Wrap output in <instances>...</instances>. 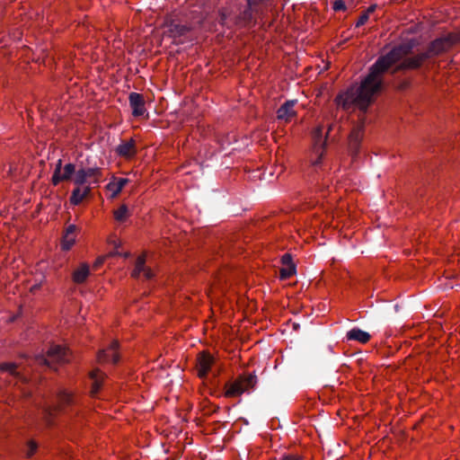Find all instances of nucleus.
<instances>
[{
  "instance_id": "f257e3e1",
  "label": "nucleus",
  "mask_w": 460,
  "mask_h": 460,
  "mask_svg": "<svg viewBox=\"0 0 460 460\" xmlns=\"http://www.w3.org/2000/svg\"><path fill=\"white\" fill-rule=\"evenodd\" d=\"M413 45L411 42L404 43L378 58L372 66L368 75L359 85L351 86L347 92L339 96V104L345 109L353 106L365 111L381 92L384 73L408 55Z\"/></svg>"
},
{
  "instance_id": "f03ea898",
  "label": "nucleus",
  "mask_w": 460,
  "mask_h": 460,
  "mask_svg": "<svg viewBox=\"0 0 460 460\" xmlns=\"http://www.w3.org/2000/svg\"><path fill=\"white\" fill-rule=\"evenodd\" d=\"M258 382L257 376L254 374H244L239 376L234 381L227 382L225 385L226 397L241 396L245 392L253 389Z\"/></svg>"
},
{
  "instance_id": "7ed1b4c3",
  "label": "nucleus",
  "mask_w": 460,
  "mask_h": 460,
  "mask_svg": "<svg viewBox=\"0 0 460 460\" xmlns=\"http://www.w3.org/2000/svg\"><path fill=\"white\" fill-rule=\"evenodd\" d=\"M70 359L69 351L60 345H53L51 346L47 355H37L35 357V361L39 365L46 366L52 369L56 368V364H65L67 363Z\"/></svg>"
},
{
  "instance_id": "20e7f679",
  "label": "nucleus",
  "mask_w": 460,
  "mask_h": 460,
  "mask_svg": "<svg viewBox=\"0 0 460 460\" xmlns=\"http://www.w3.org/2000/svg\"><path fill=\"white\" fill-rule=\"evenodd\" d=\"M58 404L56 405V406H45L43 408V414H44V418L46 420V422L49 424V425H51L52 424V416H53V413L57 411H59L61 410L62 408L66 407V406H69V405H72L74 403H75V399L74 397V395L62 389L58 392Z\"/></svg>"
},
{
  "instance_id": "39448f33",
  "label": "nucleus",
  "mask_w": 460,
  "mask_h": 460,
  "mask_svg": "<svg viewBox=\"0 0 460 460\" xmlns=\"http://www.w3.org/2000/svg\"><path fill=\"white\" fill-rule=\"evenodd\" d=\"M460 42V34L459 33H452L447 35L445 38H440L434 40L427 53L429 56L438 55L446 50H447L453 45Z\"/></svg>"
},
{
  "instance_id": "423d86ee",
  "label": "nucleus",
  "mask_w": 460,
  "mask_h": 460,
  "mask_svg": "<svg viewBox=\"0 0 460 460\" xmlns=\"http://www.w3.org/2000/svg\"><path fill=\"white\" fill-rule=\"evenodd\" d=\"M214 358L207 352H201L198 358H197V370H198V376L200 378H205L212 365L214 364Z\"/></svg>"
},
{
  "instance_id": "0eeeda50",
  "label": "nucleus",
  "mask_w": 460,
  "mask_h": 460,
  "mask_svg": "<svg viewBox=\"0 0 460 460\" xmlns=\"http://www.w3.org/2000/svg\"><path fill=\"white\" fill-rule=\"evenodd\" d=\"M261 10L247 4L245 8L234 18V24L240 27L248 26L253 21V14Z\"/></svg>"
},
{
  "instance_id": "6e6552de",
  "label": "nucleus",
  "mask_w": 460,
  "mask_h": 460,
  "mask_svg": "<svg viewBox=\"0 0 460 460\" xmlns=\"http://www.w3.org/2000/svg\"><path fill=\"white\" fill-rule=\"evenodd\" d=\"M141 273H143L146 279H151L155 276L154 271L149 267L146 266L145 255L137 258L131 276L135 279H138Z\"/></svg>"
},
{
  "instance_id": "1a4fd4ad",
  "label": "nucleus",
  "mask_w": 460,
  "mask_h": 460,
  "mask_svg": "<svg viewBox=\"0 0 460 460\" xmlns=\"http://www.w3.org/2000/svg\"><path fill=\"white\" fill-rule=\"evenodd\" d=\"M165 26L167 28L166 35L173 39L185 36L190 31V26L175 22L173 20L166 22Z\"/></svg>"
},
{
  "instance_id": "9d476101",
  "label": "nucleus",
  "mask_w": 460,
  "mask_h": 460,
  "mask_svg": "<svg viewBox=\"0 0 460 460\" xmlns=\"http://www.w3.org/2000/svg\"><path fill=\"white\" fill-rule=\"evenodd\" d=\"M129 105L134 117H140L146 112L145 100L142 94L130 93L128 96Z\"/></svg>"
},
{
  "instance_id": "9b49d317",
  "label": "nucleus",
  "mask_w": 460,
  "mask_h": 460,
  "mask_svg": "<svg viewBox=\"0 0 460 460\" xmlns=\"http://www.w3.org/2000/svg\"><path fill=\"white\" fill-rule=\"evenodd\" d=\"M118 348H119L118 341H112L107 349H103L99 352V354H98L99 360L104 361V362H111L112 364H117L119 359V354L117 353Z\"/></svg>"
},
{
  "instance_id": "f8f14e48",
  "label": "nucleus",
  "mask_w": 460,
  "mask_h": 460,
  "mask_svg": "<svg viewBox=\"0 0 460 460\" xmlns=\"http://www.w3.org/2000/svg\"><path fill=\"white\" fill-rule=\"evenodd\" d=\"M296 103V100H289L285 102L277 111L278 119L288 122L296 115L294 106Z\"/></svg>"
},
{
  "instance_id": "ddd939ff",
  "label": "nucleus",
  "mask_w": 460,
  "mask_h": 460,
  "mask_svg": "<svg viewBox=\"0 0 460 460\" xmlns=\"http://www.w3.org/2000/svg\"><path fill=\"white\" fill-rule=\"evenodd\" d=\"M118 155L129 158L136 155L137 148L134 139H129L128 141H121V143L115 149Z\"/></svg>"
},
{
  "instance_id": "4468645a",
  "label": "nucleus",
  "mask_w": 460,
  "mask_h": 460,
  "mask_svg": "<svg viewBox=\"0 0 460 460\" xmlns=\"http://www.w3.org/2000/svg\"><path fill=\"white\" fill-rule=\"evenodd\" d=\"M427 58H429V55L427 53H423L413 58H405L402 63L397 66L396 70L401 68H417Z\"/></svg>"
},
{
  "instance_id": "2eb2a0df",
  "label": "nucleus",
  "mask_w": 460,
  "mask_h": 460,
  "mask_svg": "<svg viewBox=\"0 0 460 460\" xmlns=\"http://www.w3.org/2000/svg\"><path fill=\"white\" fill-rule=\"evenodd\" d=\"M128 182V179H127V178L113 177L112 181H111L107 184V189L112 192L111 197L112 198L117 197Z\"/></svg>"
},
{
  "instance_id": "dca6fc26",
  "label": "nucleus",
  "mask_w": 460,
  "mask_h": 460,
  "mask_svg": "<svg viewBox=\"0 0 460 460\" xmlns=\"http://www.w3.org/2000/svg\"><path fill=\"white\" fill-rule=\"evenodd\" d=\"M0 370L8 373L15 379L26 382V378L18 371V365L13 362H4L0 365Z\"/></svg>"
},
{
  "instance_id": "f3484780",
  "label": "nucleus",
  "mask_w": 460,
  "mask_h": 460,
  "mask_svg": "<svg viewBox=\"0 0 460 460\" xmlns=\"http://www.w3.org/2000/svg\"><path fill=\"white\" fill-rule=\"evenodd\" d=\"M76 230V227L75 225H70L67 226V228L66 229V232L63 235V240H62V249L65 250V251H68L71 249V247L73 246V244L75 243V232Z\"/></svg>"
},
{
  "instance_id": "a211bd4d",
  "label": "nucleus",
  "mask_w": 460,
  "mask_h": 460,
  "mask_svg": "<svg viewBox=\"0 0 460 460\" xmlns=\"http://www.w3.org/2000/svg\"><path fill=\"white\" fill-rule=\"evenodd\" d=\"M349 341H357L367 343L370 340V334L358 328L351 329L346 334Z\"/></svg>"
},
{
  "instance_id": "6ab92c4d",
  "label": "nucleus",
  "mask_w": 460,
  "mask_h": 460,
  "mask_svg": "<svg viewBox=\"0 0 460 460\" xmlns=\"http://www.w3.org/2000/svg\"><path fill=\"white\" fill-rule=\"evenodd\" d=\"M90 274V269L88 264L82 263L78 269L73 273V280L76 284H82L85 281Z\"/></svg>"
},
{
  "instance_id": "aec40b11",
  "label": "nucleus",
  "mask_w": 460,
  "mask_h": 460,
  "mask_svg": "<svg viewBox=\"0 0 460 460\" xmlns=\"http://www.w3.org/2000/svg\"><path fill=\"white\" fill-rule=\"evenodd\" d=\"M73 181H74V183L76 186H83V185H84L87 182L89 184H91V183H97L98 180L95 179L93 181H88V179L86 177V172L84 171V167H80L79 169L75 170V177L73 179Z\"/></svg>"
},
{
  "instance_id": "412c9836",
  "label": "nucleus",
  "mask_w": 460,
  "mask_h": 460,
  "mask_svg": "<svg viewBox=\"0 0 460 460\" xmlns=\"http://www.w3.org/2000/svg\"><path fill=\"white\" fill-rule=\"evenodd\" d=\"M75 170H76V166L74 164H72V163L66 164L63 167V171L60 173V175L58 176V183L60 181H71L73 175H75Z\"/></svg>"
},
{
  "instance_id": "4be33fe9",
  "label": "nucleus",
  "mask_w": 460,
  "mask_h": 460,
  "mask_svg": "<svg viewBox=\"0 0 460 460\" xmlns=\"http://www.w3.org/2000/svg\"><path fill=\"white\" fill-rule=\"evenodd\" d=\"M90 376L93 379L91 394L93 395H95L102 386V374L100 371L96 370L92 372Z\"/></svg>"
},
{
  "instance_id": "5701e85b",
  "label": "nucleus",
  "mask_w": 460,
  "mask_h": 460,
  "mask_svg": "<svg viewBox=\"0 0 460 460\" xmlns=\"http://www.w3.org/2000/svg\"><path fill=\"white\" fill-rule=\"evenodd\" d=\"M362 138V131L361 128L355 129L349 136V146L353 150H357L359 142Z\"/></svg>"
},
{
  "instance_id": "b1692460",
  "label": "nucleus",
  "mask_w": 460,
  "mask_h": 460,
  "mask_svg": "<svg viewBox=\"0 0 460 460\" xmlns=\"http://www.w3.org/2000/svg\"><path fill=\"white\" fill-rule=\"evenodd\" d=\"M84 200V197L82 195V189L80 186L75 188L70 196V203L77 206Z\"/></svg>"
},
{
  "instance_id": "393cba45",
  "label": "nucleus",
  "mask_w": 460,
  "mask_h": 460,
  "mask_svg": "<svg viewBox=\"0 0 460 460\" xmlns=\"http://www.w3.org/2000/svg\"><path fill=\"white\" fill-rule=\"evenodd\" d=\"M128 216V208L126 205H121L114 211V217L119 222H123Z\"/></svg>"
},
{
  "instance_id": "a878e982",
  "label": "nucleus",
  "mask_w": 460,
  "mask_h": 460,
  "mask_svg": "<svg viewBox=\"0 0 460 460\" xmlns=\"http://www.w3.org/2000/svg\"><path fill=\"white\" fill-rule=\"evenodd\" d=\"M296 273V265L283 266L279 270L281 279H287Z\"/></svg>"
},
{
  "instance_id": "bb28decb",
  "label": "nucleus",
  "mask_w": 460,
  "mask_h": 460,
  "mask_svg": "<svg viewBox=\"0 0 460 460\" xmlns=\"http://www.w3.org/2000/svg\"><path fill=\"white\" fill-rule=\"evenodd\" d=\"M62 171H63L62 160L59 159V160H58V162L56 164V167H55L53 175L51 177V182L53 185L57 186L58 184V176L60 175Z\"/></svg>"
},
{
  "instance_id": "cd10ccee",
  "label": "nucleus",
  "mask_w": 460,
  "mask_h": 460,
  "mask_svg": "<svg viewBox=\"0 0 460 460\" xmlns=\"http://www.w3.org/2000/svg\"><path fill=\"white\" fill-rule=\"evenodd\" d=\"M87 179L97 178L101 175V169L98 167L84 168Z\"/></svg>"
},
{
  "instance_id": "c85d7f7f",
  "label": "nucleus",
  "mask_w": 460,
  "mask_h": 460,
  "mask_svg": "<svg viewBox=\"0 0 460 460\" xmlns=\"http://www.w3.org/2000/svg\"><path fill=\"white\" fill-rule=\"evenodd\" d=\"M38 448V445L35 441L30 440L27 442L26 456L31 457Z\"/></svg>"
},
{
  "instance_id": "c756f323",
  "label": "nucleus",
  "mask_w": 460,
  "mask_h": 460,
  "mask_svg": "<svg viewBox=\"0 0 460 460\" xmlns=\"http://www.w3.org/2000/svg\"><path fill=\"white\" fill-rule=\"evenodd\" d=\"M270 1L271 0H246L247 4L255 6L259 10H261L262 6L267 5Z\"/></svg>"
},
{
  "instance_id": "7c9ffc66",
  "label": "nucleus",
  "mask_w": 460,
  "mask_h": 460,
  "mask_svg": "<svg viewBox=\"0 0 460 460\" xmlns=\"http://www.w3.org/2000/svg\"><path fill=\"white\" fill-rule=\"evenodd\" d=\"M227 19H228L227 12L225 9L220 10L219 11V18H218L219 24H221L222 26H226Z\"/></svg>"
},
{
  "instance_id": "2f4dec72",
  "label": "nucleus",
  "mask_w": 460,
  "mask_h": 460,
  "mask_svg": "<svg viewBox=\"0 0 460 460\" xmlns=\"http://www.w3.org/2000/svg\"><path fill=\"white\" fill-rule=\"evenodd\" d=\"M281 263L283 266L295 265L292 260V256L289 253H285L281 257Z\"/></svg>"
},
{
  "instance_id": "473e14b6",
  "label": "nucleus",
  "mask_w": 460,
  "mask_h": 460,
  "mask_svg": "<svg viewBox=\"0 0 460 460\" xmlns=\"http://www.w3.org/2000/svg\"><path fill=\"white\" fill-rule=\"evenodd\" d=\"M346 6H345V3L343 0H335L333 2V9L335 11H341V10H345Z\"/></svg>"
},
{
  "instance_id": "72a5a7b5",
  "label": "nucleus",
  "mask_w": 460,
  "mask_h": 460,
  "mask_svg": "<svg viewBox=\"0 0 460 460\" xmlns=\"http://www.w3.org/2000/svg\"><path fill=\"white\" fill-rule=\"evenodd\" d=\"M368 18L369 16L367 13H364L363 14H361V16L359 17L356 23V27H360L363 24H365L367 22Z\"/></svg>"
},
{
  "instance_id": "f704fd0d",
  "label": "nucleus",
  "mask_w": 460,
  "mask_h": 460,
  "mask_svg": "<svg viewBox=\"0 0 460 460\" xmlns=\"http://www.w3.org/2000/svg\"><path fill=\"white\" fill-rule=\"evenodd\" d=\"M104 260H105L104 257L97 258L95 262L93 263V269L97 270L101 265H102Z\"/></svg>"
},
{
  "instance_id": "c9c22d12",
  "label": "nucleus",
  "mask_w": 460,
  "mask_h": 460,
  "mask_svg": "<svg viewBox=\"0 0 460 460\" xmlns=\"http://www.w3.org/2000/svg\"><path fill=\"white\" fill-rule=\"evenodd\" d=\"M91 192V187L90 186H85L82 189V195L84 197V199H85Z\"/></svg>"
},
{
  "instance_id": "e433bc0d",
  "label": "nucleus",
  "mask_w": 460,
  "mask_h": 460,
  "mask_svg": "<svg viewBox=\"0 0 460 460\" xmlns=\"http://www.w3.org/2000/svg\"><path fill=\"white\" fill-rule=\"evenodd\" d=\"M40 287H41V283L34 284V285H32V286L31 287L30 291H31V293H34V292H36L38 289H40Z\"/></svg>"
},
{
  "instance_id": "4c0bfd02",
  "label": "nucleus",
  "mask_w": 460,
  "mask_h": 460,
  "mask_svg": "<svg viewBox=\"0 0 460 460\" xmlns=\"http://www.w3.org/2000/svg\"><path fill=\"white\" fill-rule=\"evenodd\" d=\"M282 460H301L295 456H285Z\"/></svg>"
},
{
  "instance_id": "58836bf2",
  "label": "nucleus",
  "mask_w": 460,
  "mask_h": 460,
  "mask_svg": "<svg viewBox=\"0 0 460 460\" xmlns=\"http://www.w3.org/2000/svg\"><path fill=\"white\" fill-rule=\"evenodd\" d=\"M117 255H121V253L119 252L117 250H115L108 254L109 257L117 256Z\"/></svg>"
},
{
  "instance_id": "ea45409f",
  "label": "nucleus",
  "mask_w": 460,
  "mask_h": 460,
  "mask_svg": "<svg viewBox=\"0 0 460 460\" xmlns=\"http://www.w3.org/2000/svg\"><path fill=\"white\" fill-rule=\"evenodd\" d=\"M376 9V5H371L370 7H368V9L365 12V13H367L368 14L373 13Z\"/></svg>"
},
{
  "instance_id": "a19ab883",
  "label": "nucleus",
  "mask_w": 460,
  "mask_h": 460,
  "mask_svg": "<svg viewBox=\"0 0 460 460\" xmlns=\"http://www.w3.org/2000/svg\"><path fill=\"white\" fill-rule=\"evenodd\" d=\"M124 258H128L130 256V253L129 252H125L123 254H121Z\"/></svg>"
},
{
  "instance_id": "79ce46f5",
  "label": "nucleus",
  "mask_w": 460,
  "mask_h": 460,
  "mask_svg": "<svg viewBox=\"0 0 460 460\" xmlns=\"http://www.w3.org/2000/svg\"><path fill=\"white\" fill-rule=\"evenodd\" d=\"M328 67H329V64L327 63V64L324 66L323 69H324V70H326V69H328Z\"/></svg>"
}]
</instances>
